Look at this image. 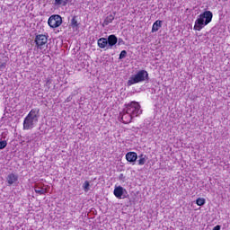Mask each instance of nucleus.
<instances>
[{
  "label": "nucleus",
  "mask_w": 230,
  "mask_h": 230,
  "mask_svg": "<svg viewBox=\"0 0 230 230\" xmlns=\"http://www.w3.org/2000/svg\"><path fill=\"white\" fill-rule=\"evenodd\" d=\"M124 112L130 114L133 118H137V116L142 114L143 111L141 110V105H139V102L133 101L126 105Z\"/></svg>",
  "instance_id": "4"
},
{
  "label": "nucleus",
  "mask_w": 230,
  "mask_h": 230,
  "mask_svg": "<svg viewBox=\"0 0 230 230\" xmlns=\"http://www.w3.org/2000/svg\"><path fill=\"white\" fill-rule=\"evenodd\" d=\"M162 21L157 20L152 27V33H155V31H159V28H161Z\"/></svg>",
  "instance_id": "15"
},
{
  "label": "nucleus",
  "mask_w": 230,
  "mask_h": 230,
  "mask_svg": "<svg viewBox=\"0 0 230 230\" xmlns=\"http://www.w3.org/2000/svg\"><path fill=\"white\" fill-rule=\"evenodd\" d=\"M196 204L198 206H204V204H206V199L204 198H199L196 199Z\"/></svg>",
  "instance_id": "19"
},
{
  "label": "nucleus",
  "mask_w": 230,
  "mask_h": 230,
  "mask_svg": "<svg viewBox=\"0 0 230 230\" xmlns=\"http://www.w3.org/2000/svg\"><path fill=\"white\" fill-rule=\"evenodd\" d=\"M134 117L130 113H128L127 111H124V114L121 117L122 122L125 124H128L132 121Z\"/></svg>",
  "instance_id": "11"
},
{
  "label": "nucleus",
  "mask_w": 230,
  "mask_h": 230,
  "mask_svg": "<svg viewBox=\"0 0 230 230\" xmlns=\"http://www.w3.org/2000/svg\"><path fill=\"white\" fill-rule=\"evenodd\" d=\"M49 26L51 28H58L62 25V16L58 14H53L49 18Z\"/></svg>",
  "instance_id": "6"
},
{
  "label": "nucleus",
  "mask_w": 230,
  "mask_h": 230,
  "mask_svg": "<svg viewBox=\"0 0 230 230\" xmlns=\"http://www.w3.org/2000/svg\"><path fill=\"white\" fill-rule=\"evenodd\" d=\"M45 86L48 88V89H50L51 88V80L48 79L46 84H45Z\"/></svg>",
  "instance_id": "23"
},
{
  "label": "nucleus",
  "mask_w": 230,
  "mask_h": 230,
  "mask_svg": "<svg viewBox=\"0 0 230 230\" xmlns=\"http://www.w3.org/2000/svg\"><path fill=\"white\" fill-rule=\"evenodd\" d=\"M34 191L35 193H38V195H45V193H47L46 189H44L42 185H39V184H36L34 186Z\"/></svg>",
  "instance_id": "13"
},
{
  "label": "nucleus",
  "mask_w": 230,
  "mask_h": 230,
  "mask_svg": "<svg viewBox=\"0 0 230 230\" xmlns=\"http://www.w3.org/2000/svg\"><path fill=\"white\" fill-rule=\"evenodd\" d=\"M7 184L12 186V184H15L17 181H19V176L15 173H10L6 177Z\"/></svg>",
  "instance_id": "8"
},
{
  "label": "nucleus",
  "mask_w": 230,
  "mask_h": 230,
  "mask_svg": "<svg viewBox=\"0 0 230 230\" xmlns=\"http://www.w3.org/2000/svg\"><path fill=\"white\" fill-rule=\"evenodd\" d=\"M97 44L99 46V48H101L102 49H105V48L107 49H109V43L107 40V38H101L97 40Z\"/></svg>",
  "instance_id": "10"
},
{
  "label": "nucleus",
  "mask_w": 230,
  "mask_h": 230,
  "mask_svg": "<svg viewBox=\"0 0 230 230\" xmlns=\"http://www.w3.org/2000/svg\"><path fill=\"white\" fill-rule=\"evenodd\" d=\"M71 26L72 28H78L79 23L78 21L76 20V16H74L71 20Z\"/></svg>",
  "instance_id": "18"
},
{
  "label": "nucleus",
  "mask_w": 230,
  "mask_h": 230,
  "mask_svg": "<svg viewBox=\"0 0 230 230\" xmlns=\"http://www.w3.org/2000/svg\"><path fill=\"white\" fill-rule=\"evenodd\" d=\"M145 80H148V72H146V70H139L136 75L129 77L127 84L130 87V85L145 82Z\"/></svg>",
  "instance_id": "3"
},
{
  "label": "nucleus",
  "mask_w": 230,
  "mask_h": 230,
  "mask_svg": "<svg viewBox=\"0 0 230 230\" xmlns=\"http://www.w3.org/2000/svg\"><path fill=\"white\" fill-rule=\"evenodd\" d=\"M114 21V16L112 14H109L104 22H103V24L104 26H109V24H111V22H112Z\"/></svg>",
  "instance_id": "16"
},
{
  "label": "nucleus",
  "mask_w": 230,
  "mask_h": 230,
  "mask_svg": "<svg viewBox=\"0 0 230 230\" xmlns=\"http://www.w3.org/2000/svg\"><path fill=\"white\" fill-rule=\"evenodd\" d=\"M212 230H220V226H216Z\"/></svg>",
  "instance_id": "25"
},
{
  "label": "nucleus",
  "mask_w": 230,
  "mask_h": 230,
  "mask_svg": "<svg viewBox=\"0 0 230 230\" xmlns=\"http://www.w3.org/2000/svg\"><path fill=\"white\" fill-rule=\"evenodd\" d=\"M123 191H125V189H123L121 186H119L114 189L113 193L117 199H121V197H123Z\"/></svg>",
  "instance_id": "12"
},
{
  "label": "nucleus",
  "mask_w": 230,
  "mask_h": 230,
  "mask_svg": "<svg viewBox=\"0 0 230 230\" xmlns=\"http://www.w3.org/2000/svg\"><path fill=\"white\" fill-rule=\"evenodd\" d=\"M121 44H125V41H123L122 39H119L118 45H119V46H121Z\"/></svg>",
  "instance_id": "24"
},
{
  "label": "nucleus",
  "mask_w": 230,
  "mask_h": 230,
  "mask_svg": "<svg viewBox=\"0 0 230 230\" xmlns=\"http://www.w3.org/2000/svg\"><path fill=\"white\" fill-rule=\"evenodd\" d=\"M106 39L108 40V49H112V48L118 44V37H116L114 34L110 35Z\"/></svg>",
  "instance_id": "7"
},
{
  "label": "nucleus",
  "mask_w": 230,
  "mask_h": 230,
  "mask_svg": "<svg viewBox=\"0 0 230 230\" xmlns=\"http://www.w3.org/2000/svg\"><path fill=\"white\" fill-rule=\"evenodd\" d=\"M211 21H213V13H211V11H205L196 19L193 30H195V31H200V30H202L204 26H208Z\"/></svg>",
  "instance_id": "2"
},
{
  "label": "nucleus",
  "mask_w": 230,
  "mask_h": 230,
  "mask_svg": "<svg viewBox=\"0 0 230 230\" xmlns=\"http://www.w3.org/2000/svg\"><path fill=\"white\" fill-rule=\"evenodd\" d=\"M34 42L36 44L37 49H44V48H46V44H48V35H36Z\"/></svg>",
  "instance_id": "5"
},
{
  "label": "nucleus",
  "mask_w": 230,
  "mask_h": 230,
  "mask_svg": "<svg viewBox=\"0 0 230 230\" xmlns=\"http://www.w3.org/2000/svg\"><path fill=\"white\" fill-rule=\"evenodd\" d=\"M89 186H90L89 181H85L84 185H83V188H84V191H89Z\"/></svg>",
  "instance_id": "22"
},
{
  "label": "nucleus",
  "mask_w": 230,
  "mask_h": 230,
  "mask_svg": "<svg viewBox=\"0 0 230 230\" xmlns=\"http://www.w3.org/2000/svg\"><path fill=\"white\" fill-rule=\"evenodd\" d=\"M66 102H70V99H69V97L66 100Z\"/></svg>",
  "instance_id": "26"
},
{
  "label": "nucleus",
  "mask_w": 230,
  "mask_h": 230,
  "mask_svg": "<svg viewBox=\"0 0 230 230\" xmlns=\"http://www.w3.org/2000/svg\"><path fill=\"white\" fill-rule=\"evenodd\" d=\"M126 159L128 163H136V161H137V153L136 152L127 153Z\"/></svg>",
  "instance_id": "9"
},
{
  "label": "nucleus",
  "mask_w": 230,
  "mask_h": 230,
  "mask_svg": "<svg viewBox=\"0 0 230 230\" xmlns=\"http://www.w3.org/2000/svg\"><path fill=\"white\" fill-rule=\"evenodd\" d=\"M40 110L38 108L32 109L23 120V130H31L37 123H39V113Z\"/></svg>",
  "instance_id": "1"
},
{
  "label": "nucleus",
  "mask_w": 230,
  "mask_h": 230,
  "mask_svg": "<svg viewBox=\"0 0 230 230\" xmlns=\"http://www.w3.org/2000/svg\"><path fill=\"white\" fill-rule=\"evenodd\" d=\"M138 159V164L139 166H143V164H145V163H146V155H140Z\"/></svg>",
  "instance_id": "17"
},
{
  "label": "nucleus",
  "mask_w": 230,
  "mask_h": 230,
  "mask_svg": "<svg viewBox=\"0 0 230 230\" xmlns=\"http://www.w3.org/2000/svg\"><path fill=\"white\" fill-rule=\"evenodd\" d=\"M127 57V50H122L119 54V60H123Z\"/></svg>",
  "instance_id": "21"
},
{
  "label": "nucleus",
  "mask_w": 230,
  "mask_h": 230,
  "mask_svg": "<svg viewBox=\"0 0 230 230\" xmlns=\"http://www.w3.org/2000/svg\"><path fill=\"white\" fill-rule=\"evenodd\" d=\"M6 145H8L6 140L0 141V150H3L4 148H6Z\"/></svg>",
  "instance_id": "20"
},
{
  "label": "nucleus",
  "mask_w": 230,
  "mask_h": 230,
  "mask_svg": "<svg viewBox=\"0 0 230 230\" xmlns=\"http://www.w3.org/2000/svg\"><path fill=\"white\" fill-rule=\"evenodd\" d=\"M67 3H69V0H54V6H67Z\"/></svg>",
  "instance_id": "14"
}]
</instances>
